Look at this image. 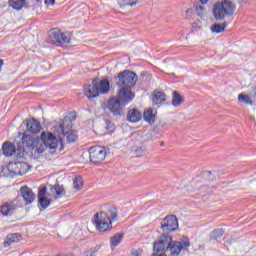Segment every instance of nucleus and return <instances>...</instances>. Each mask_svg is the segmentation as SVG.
I'll use <instances>...</instances> for the list:
<instances>
[{
  "label": "nucleus",
  "instance_id": "nucleus-10",
  "mask_svg": "<svg viewBox=\"0 0 256 256\" xmlns=\"http://www.w3.org/2000/svg\"><path fill=\"white\" fill-rule=\"evenodd\" d=\"M60 131L66 137L67 143H75L77 141V135L71 129V121L67 124V118H64L62 123H60Z\"/></svg>",
  "mask_w": 256,
  "mask_h": 256
},
{
  "label": "nucleus",
  "instance_id": "nucleus-30",
  "mask_svg": "<svg viewBox=\"0 0 256 256\" xmlns=\"http://www.w3.org/2000/svg\"><path fill=\"white\" fill-rule=\"evenodd\" d=\"M225 231L221 228L215 229L214 231H212L211 235H210V239H221V237H223Z\"/></svg>",
  "mask_w": 256,
  "mask_h": 256
},
{
  "label": "nucleus",
  "instance_id": "nucleus-33",
  "mask_svg": "<svg viewBox=\"0 0 256 256\" xmlns=\"http://www.w3.org/2000/svg\"><path fill=\"white\" fill-rule=\"evenodd\" d=\"M81 187H83V179H81V177L77 176L74 179V189H76V191H79V189H81Z\"/></svg>",
  "mask_w": 256,
  "mask_h": 256
},
{
  "label": "nucleus",
  "instance_id": "nucleus-20",
  "mask_svg": "<svg viewBox=\"0 0 256 256\" xmlns=\"http://www.w3.org/2000/svg\"><path fill=\"white\" fill-rule=\"evenodd\" d=\"M143 117V114L139 110L133 108L128 111L127 118L130 123H139V120Z\"/></svg>",
  "mask_w": 256,
  "mask_h": 256
},
{
  "label": "nucleus",
  "instance_id": "nucleus-25",
  "mask_svg": "<svg viewBox=\"0 0 256 256\" xmlns=\"http://www.w3.org/2000/svg\"><path fill=\"white\" fill-rule=\"evenodd\" d=\"M183 101H185V99H183V96H181V94H179L177 91H174L172 94L173 107H179V105H181Z\"/></svg>",
  "mask_w": 256,
  "mask_h": 256
},
{
  "label": "nucleus",
  "instance_id": "nucleus-13",
  "mask_svg": "<svg viewBox=\"0 0 256 256\" xmlns=\"http://www.w3.org/2000/svg\"><path fill=\"white\" fill-rule=\"evenodd\" d=\"M84 94L88 99H95L99 97V78L92 80V84L84 86Z\"/></svg>",
  "mask_w": 256,
  "mask_h": 256
},
{
  "label": "nucleus",
  "instance_id": "nucleus-11",
  "mask_svg": "<svg viewBox=\"0 0 256 256\" xmlns=\"http://www.w3.org/2000/svg\"><path fill=\"white\" fill-rule=\"evenodd\" d=\"M29 169H31V166L27 164V162H10L8 164V170L10 173H13L14 175H25L29 172Z\"/></svg>",
  "mask_w": 256,
  "mask_h": 256
},
{
  "label": "nucleus",
  "instance_id": "nucleus-12",
  "mask_svg": "<svg viewBox=\"0 0 256 256\" xmlns=\"http://www.w3.org/2000/svg\"><path fill=\"white\" fill-rule=\"evenodd\" d=\"M8 3L10 7H12V9H15L16 11H21L23 7H25V9L35 7V5L39 3V0H9Z\"/></svg>",
  "mask_w": 256,
  "mask_h": 256
},
{
  "label": "nucleus",
  "instance_id": "nucleus-35",
  "mask_svg": "<svg viewBox=\"0 0 256 256\" xmlns=\"http://www.w3.org/2000/svg\"><path fill=\"white\" fill-rule=\"evenodd\" d=\"M83 256H95V252H93V250H88L84 252Z\"/></svg>",
  "mask_w": 256,
  "mask_h": 256
},
{
  "label": "nucleus",
  "instance_id": "nucleus-26",
  "mask_svg": "<svg viewBox=\"0 0 256 256\" xmlns=\"http://www.w3.org/2000/svg\"><path fill=\"white\" fill-rule=\"evenodd\" d=\"M121 241H123V233H117V234H115V235L110 239L111 248H112V249H115V247H117V245H119V243H121Z\"/></svg>",
  "mask_w": 256,
  "mask_h": 256
},
{
  "label": "nucleus",
  "instance_id": "nucleus-37",
  "mask_svg": "<svg viewBox=\"0 0 256 256\" xmlns=\"http://www.w3.org/2000/svg\"><path fill=\"white\" fill-rule=\"evenodd\" d=\"M209 2V0H200V3L202 4V5H206V3H208Z\"/></svg>",
  "mask_w": 256,
  "mask_h": 256
},
{
  "label": "nucleus",
  "instance_id": "nucleus-40",
  "mask_svg": "<svg viewBox=\"0 0 256 256\" xmlns=\"http://www.w3.org/2000/svg\"><path fill=\"white\" fill-rule=\"evenodd\" d=\"M240 1H245V0H240Z\"/></svg>",
  "mask_w": 256,
  "mask_h": 256
},
{
  "label": "nucleus",
  "instance_id": "nucleus-15",
  "mask_svg": "<svg viewBox=\"0 0 256 256\" xmlns=\"http://www.w3.org/2000/svg\"><path fill=\"white\" fill-rule=\"evenodd\" d=\"M121 102L124 103V105H127L135 99V93L131 91V88H120L118 91V97Z\"/></svg>",
  "mask_w": 256,
  "mask_h": 256
},
{
  "label": "nucleus",
  "instance_id": "nucleus-27",
  "mask_svg": "<svg viewBox=\"0 0 256 256\" xmlns=\"http://www.w3.org/2000/svg\"><path fill=\"white\" fill-rule=\"evenodd\" d=\"M226 28L227 23L223 22L222 24H213L210 29L212 33H223V31H225Z\"/></svg>",
  "mask_w": 256,
  "mask_h": 256
},
{
  "label": "nucleus",
  "instance_id": "nucleus-9",
  "mask_svg": "<svg viewBox=\"0 0 256 256\" xmlns=\"http://www.w3.org/2000/svg\"><path fill=\"white\" fill-rule=\"evenodd\" d=\"M161 229L164 233H173L179 229V221L175 215L166 216L161 222Z\"/></svg>",
  "mask_w": 256,
  "mask_h": 256
},
{
  "label": "nucleus",
  "instance_id": "nucleus-17",
  "mask_svg": "<svg viewBox=\"0 0 256 256\" xmlns=\"http://www.w3.org/2000/svg\"><path fill=\"white\" fill-rule=\"evenodd\" d=\"M26 127L27 132L24 133H27V135H29V133L37 134L41 131V123L35 118H31L30 120H28L26 123Z\"/></svg>",
  "mask_w": 256,
  "mask_h": 256
},
{
  "label": "nucleus",
  "instance_id": "nucleus-6",
  "mask_svg": "<svg viewBox=\"0 0 256 256\" xmlns=\"http://www.w3.org/2000/svg\"><path fill=\"white\" fill-rule=\"evenodd\" d=\"M18 148L16 149L15 146L13 145V143L11 142H6L2 145V151H3V155H5L6 157H11L13 155H18V157H23V155H25V151H29L27 149H25V151L21 152L19 149H21V147H23V138H21V140L18 143Z\"/></svg>",
  "mask_w": 256,
  "mask_h": 256
},
{
  "label": "nucleus",
  "instance_id": "nucleus-2",
  "mask_svg": "<svg viewBox=\"0 0 256 256\" xmlns=\"http://www.w3.org/2000/svg\"><path fill=\"white\" fill-rule=\"evenodd\" d=\"M191 242L173 241V238L167 234H163L158 241L154 242L153 253L151 256H167L165 251H170L173 256L180 255L181 251L189 249Z\"/></svg>",
  "mask_w": 256,
  "mask_h": 256
},
{
  "label": "nucleus",
  "instance_id": "nucleus-3",
  "mask_svg": "<svg viewBox=\"0 0 256 256\" xmlns=\"http://www.w3.org/2000/svg\"><path fill=\"white\" fill-rule=\"evenodd\" d=\"M117 208L110 206L107 212H99L94 215V225L101 233L113 229V221H117Z\"/></svg>",
  "mask_w": 256,
  "mask_h": 256
},
{
  "label": "nucleus",
  "instance_id": "nucleus-34",
  "mask_svg": "<svg viewBox=\"0 0 256 256\" xmlns=\"http://www.w3.org/2000/svg\"><path fill=\"white\" fill-rule=\"evenodd\" d=\"M196 13H197L198 17H204L205 16V7H203L201 5L197 6Z\"/></svg>",
  "mask_w": 256,
  "mask_h": 256
},
{
  "label": "nucleus",
  "instance_id": "nucleus-18",
  "mask_svg": "<svg viewBox=\"0 0 256 256\" xmlns=\"http://www.w3.org/2000/svg\"><path fill=\"white\" fill-rule=\"evenodd\" d=\"M17 209V204L15 201L5 202L2 206H0V213L3 217H9V215L13 214V211Z\"/></svg>",
  "mask_w": 256,
  "mask_h": 256
},
{
  "label": "nucleus",
  "instance_id": "nucleus-24",
  "mask_svg": "<svg viewBox=\"0 0 256 256\" xmlns=\"http://www.w3.org/2000/svg\"><path fill=\"white\" fill-rule=\"evenodd\" d=\"M110 88H111V85L109 84V80L102 79L99 82V79H98V93H109Z\"/></svg>",
  "mask_w": 256,
  "mask_h": 256
},
{
  "label": "nucleus",
  "instance_id": "nucleus-8",
  "mask_svg": "<svg viewBox=\"0 0 256 256\" xmlns=\"http://www.w3.org/2000/svg\"><path fill=\"white\" fill-rule=\"evenodd\" d=\"M90 161L94 164H99L102 161H105L107 157V150L101 146H93L89 150Z\"/></svg>",
  "mask_w": 256,
  "mask_h": 256
},
{
  "label": "nucleus",
  "instance_id": "nucleus-19",
  "mask_svg": "<svg viewBox=\"0 0 256 256\" xmlns=\"http://www.w3.org/2000/svg\"><path fill=\"white\" fill-rule=\"evenodd\" d=\"M47 193V187H42L38 192V203L42 209H47L51 205V200L45 196Z\"/></svg>",
  "mask_w": 256,
  "mask_h": 256
},
{
  "label": "nucleus",
  "instance_id": "nucleus-21",
  "mask_svg": "<svg viewBox=\"0 0 256 256\" xmlns=\"http://www.w3.org/2000/svg\"><path fill=\"white\" fill-rule=\"evenodd\" d=\"M152 101H153V105L160 107V105H163L166 101L165 93L161 91L154 92Z\"/></svg>",
  "mask_w": 256,
  "mask_h": 256
},
{
  "label": "nucleus",
  "instance_id": "nucleus-29",
  "mask_svg": "<svg viewBox=\"0 0 256 256\" xmlns=\"http://www.w3.org/2000/svg\"><path fill=\"white\" fill-rule=\"evenodd\" d=\"M138 1L139 0H117L120 7H134V5H137Z\"/></svg>",
  "mask_w": 256,
  "mask_h": 256
},
{
  "label": "nucleus",
  "instance_id": "nucleus-28",
  "mask_svg": "<svg viewBox=\"0 0 256 256\" xmlns=\"http://www.w3.org/2000/svg\"><path fill=\"white\" fill-rule=\"evenodd\" d=\"M143 118L147 123H155V114H153V109L146 110L144 112Z\"/></svg>",
  "mask_w": 256,
  "mask_h": 256
},
{
  "label": "nucleus",
  "instance_id": "nucleus-32",
  "mask_svg": "<svg viewBox=\"0 0 256 256\" xmlns=\"http://www.w3.org/2000/svg\"><path fill=\"white\" fill-rule=\"evenodd\" d=\"M105 123H106L105 129L108 135H113V133H115V124L110 120H106Z\"/></svg>",
  "mask_w": 256,
  "mask_h": 256
},
{
  "label": "nucleus",
  "instance_id": "nucleus-1",
  "mask_svg": "<svg viewBox=\"0 0 256 256\" xmlns=\"http://www.w3.org/2000/svg\"><path fill=\"white\" fill-rule=\"evenodd\" d=\"M59 147V139L50 132H42L40 139L33 134H22V146L19 148L20 153L25 149L30 151L32 155H42L45 149H57Z\"/></svg>",
  "mask_w": 256,
  "mask_h": 256
},
{
  "label": "nucleus",
  "instance_id": "nucleus-14",
  "mask_svg": "<svg viewBox=\"0 0 256 256\" xmlns=\"http://www.w3.org/2000/svg\"><path fill=\"white\" fill-rule=\"evenodd\" d=\"M50 42L53 43V45H63L65 43H70L71 39L67 34L61 32V31H53L50 33Z\"/></svg>",
  "mask_w": 256,
  "mask_h": 256
},
{
  "label": "nucleus",
  "instance_id": "nucleus-7",
  "mask_svg": "<svg viewBox=\"0 0 256 256\" xmlns=\"http://www.w3.org/2000/svg\"><path fill=\"white\" fill-rule=\"evenodd\" d=\"M107 109L112 112L113 115H125V103H123L119 98L112 97L107 102Z\"/></svg>",
  "mask_w": 256,
  "mask_h": 256
},
{
  "label": "nucleus",
  "instance_id": "nucleus-23",
  "mask_svg": "<svg viewBox=\"0 0 256 256\" xmlns=\"http://www.w3.org/2000/svg\"><path fill=\"white\" fill-rule=\"evenodd\" d=\"M20 239V234H8L6 239L4 240V247H9V245H13V243H19Z\"/></svg>",
  "mask_w": 256,
  "mask_h": 256
},
{
  "label": "nucleus",
  "instance_id": "nucleus-38",
  "mask_svg": "<svg viewBox=\"0 0 256 256\" xmlns=\"http://www.w3.org/2000/svg\"><path fill=\"white\" fill-rule=\"evenodd\" d=\"M1 67H3V60L0 59V70H1Z\"/></svg>",
  "mask_w": 256,
  "mask_h": 256
},
{
  "label": "nucleus",
  "instance_id": "nucleus-5",
  "mask_svg": "<svg viewBox=\"0 0 256 256\" xmlns=\"http://www.w3.org/2000/svg\"><path fill=\"white\" fill-rule=\"evenodd\" d=\"M137 79V74L130 70H124L118 74L117 85L120 88L131 89L132 87H135Z\"/></svg>",
  "mask_w": 256,
  "mask_h": 256
},
{
  "label": "nucleus",
  "instance_id": "nucleus-22",
  "mask_svg": "<svg viewBox=\"0 0 256 256\" xmlns=\"http://www.w3.org/2000/svg\"><path fill=\"white\" fill-rule=\"evenodd\" d=\"M55 199H61L65 195V188L61 185H54L50 189Z\"/></svg>",
  "mask_w": 256,
  "mask_h": 256
},
{
  "label": "nucleus",
  "instance_id": "nucleus-36",
  "mask_svg": "<svg viewBox=\"0 0 256 256\" xmlns=\"http://www.w3.org/2000/svg\"><path fill=\"white\" fill-rule=\"evenodd\" d=\"M44 3H49V5H55V0H45Z\"/></svg>",
  "mask_w": 256,
  "mask_h": 256
},
{
  "label": "nucleus",
  "instance_id": "nucleus-39",
  "mask_svg": "<svg viewBox=\"0 0 256 256\" xmlns=\"http://www.w3.org/2000/svg\"><path fill=\"white\" fill-rule=\"evenodd\" d=\"M139 151H141V149L136 150V153H139Z\"/></svg>",
  "mask_w": 256,
  "mask_h": 256
},
{
  "label": "nucleus",
  "instance_id": "nucleus-31",
  "mask_svg": "<svg viewBox=\"0 0 256 256\" xmlns=\"http://www.w3.org/2000/svg\"><path fill=\"white\" fill-rule=\"evenodd\" d=\"M238 101H240V103H245V105H253V101L249 95L240 94L238 96Z\"/></svg>",
  "mask_w": 256,
  "mask_h": 256
},
{
  "label": "nucleus",
  "instance_id": "nucleus-4",
  "mask_svg": "<svg viewBox=\"0 0 256 256\" xmlns=\"http://www.w3.org/2000/svg\"><path fill=\"white\" fill-rule=\"evenodd\" d=\"M235 9L237 6L229 0L216 2L213 5L212 15L216 21H223L225 17H232L235 14Z\"/></svg>",
  "mask_w": 256,
  "mask_h": 256
},
{
  "label": "nucleus",
  "instance_id": "nucleus-16",
  "mask_svg": "<svg viewBox=\"0 0 256 256\" xmlns=\"http://www.w3.org/2000/svg\"><path fill=\"white\" fill-rule=\"evenodd\" d=\"M21 197L24 199L26 205H31L35 201V193L27 186H23L20 189Z\"/></svg>",
  "mask_w": 256,
  "mask_h": 256
}]
</instances>
